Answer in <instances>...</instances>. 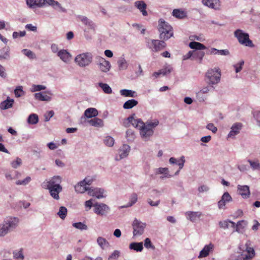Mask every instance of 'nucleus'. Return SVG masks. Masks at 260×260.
<instances>
[{
    "label": "nucleus",
    "instance_id": "59",
    "mask_svg": "<svg viewBox=\"0 0 260 260\" xmlns=\"http://www.w3.org/2000/svg\"><path fill=\"white\" fill-rule=\"evenodd\" d=\"M31 181V178L29 176L26 177L22 180H18L16 182V184L18 185H25L27 184Z\"/></svg>",
    "mask_w": 260,
    "mask_h": 260
},
{
    "label": "nucleus",
    "instance_id": "4",
    "mask_svg": "<svg viewBox=\"0 0 260 260\" xmlns=\"http://www.w3.org/2000/svg\"><path fill=\"white\" fill-rule=\"evenodd\" d=\"M78 18L85 26L84 29L85 38L87 40H91L92 39V35L90 34V32H94L96 27L95 23L92 20L84 16L79 15L78 16Z\"/></svg>",
    "mask_w": 260,
    "mask_h": 260
},
{
    "label": "nucleus",
    "instance_id": "42",
    "mask_svg": "<svg viewBox=\"0 0 260 260\" xmlns=\"http://www.w3.org/2000/svg\"><path fill=\"white\" fill-rule=\"evenodd\" d=\"M138 200L137 194L136 193H133L131 197H130V202L127 204L126 205L121 206L120 208H127L132 206L134 204H135Z\"/></svg>",
    "mask_w": 260,
    "mask_h": 260
},
{
    "label": "nucleus",
    "instance_id": "30",
    "mask_svg": "<svg viewBox=\"0 0 260 260\" xmlns=\"http://www.w3.org/2000/svg\"><path fill=\"white\" fill-rule=\"evenodd\" d=\"M98 115V111L94 108H89L87 109L84 113V116L88 118L95 117Z\"/></svg>",
    "mask_w": 260,
    "mask_h": 260
},
{
    "label": "nucleus",
    "instance_id": "23",
    "mask_svg": "<svg viewBox=\"0 0 260 260\" xmlns=\"http://www.w3.org/2000/svg\"><path fill=\"white\" fill-rule=\"evenodd\" d=\"M206 53L207 54H218L223 56H228L230 54L228 49L218 50L214 48H212L210 50H208L206 52Z\"/></svg>",
    "mask_w": 260,
    "mask_h": 260
},
{
    "label": "nucleus",
    "instance_id": "18",
    "mask_svg": "<svg viewBox=\"0 0 260 260\" xmlns=\"http://www.w3.org/2000/svg\"><path fill=\"white\" fill-rule=\"evenodd\" d=\"M129 151L130 146L127 144H123L118 150L119 158L116 157V159L118 160L126 157L128 155Z\"/></svg>",
    "mask_w": 260,
    "mask_h": 260
},
{
    "label": "nucleus",
    "instance_id": "64",
    "mask_svg": "<svg viewBox=\"0 0 260 260\" xmlns=\"http://www.w3.org/2000/svg\"><path fill=\"white\" fill-rule=\"evenodd\" d=\"M253 117L256 119L257 124L260 126V111H256L253 112Z\"/></svg>",
    "mask_w": 260,
    "mask_h": 260
},
{
    "label": "nucleus",
    "instance_id": "31",
    "mask_svg": "<svg viewBox=\"0 0 260 260\" xmlns=\"http://www.w3.org/2000/svg\"><path fill=\"white\" fill-rule=\"evenodd\" d=\"M90 125L97 127H101L104 126V122L102 119L94 117L93 119L90 120H88L87 121Z\"/></svg>",
    "mask_w": 260,
    "mask_h": 260
},
{
    "label": "nucleus",
    "instance_id": "48",
    "mask_svg": "<svg viewBox=\"0 0 260 260\" xmlns=\"http://www.w3.org/2000/svg\"><path fill=\"white\" fill-rule=\"evenodd\" d=\"M119 70H125L127 69L128 64L124 58H121L117 62Z\"/></svg>",
    "mask_w": 260,
    "mask_h": 260
},
{
    "label": "nucleus",
    "instance_id": "58",
    "mask_svg": "<svg viewBox=\"0 0 260 260\" xmlns=\"http://www.w3.org/2000/svg\"><path fill=\"white\" fill-rule=\"evenodd\" d=\"M144 246L147 248H151L153 250H154L155 247V246L152 244L150 239L148 238H147L144 240Z\"/></svg>",
    "mask_w": 260,
    "mask_h": 260
},
{
    "label": "nucleus",
    "instance_id": "27",
    "mask_svg": "<svg viewBox=\"0 0 260 260\" xmlns=\"http://www.w3.org/2000/svg\"><path fill=\"white\" fill-rule=\"evenodd\" d=\"M213 248L214 245L212 243L205 245L200 251L199 258L207 257L209 254L210 252L213 250Z\"/></svg>",
    "mask_w": 260,
    "mask_h": 260
},
{
    "label": "nucleus",
    "instance_id": "55",
    "mask_svg": "<svg viewBox=\"0 0 260 260\" xmlns=\"http://www.w3.org/2000/svg\"><path fill=\"white\" fill-rule=\"evenodd\" d=\"M104 142L106 145L111 147L114 143V140L112 137L107 136L104 140Z\"/></svg>",
    "mask_w": 260,
    "mask_h": 260
},
{
    "label": "nucleus",
    "instance_id": "2",
    "mask_svg": "<svg viewBox=\"0 0 260 260\" xmlns=\"http://www.w3.org/2000/svg\"><path fill=\"white\" fill-rule=\"evenodd\" d=\"M157 29L160 40H168L173 36L172 27L163 19H160L158 20Z\"/></svg>",
    "mask_w": 260,
    "mask_h": 260
},
{
    "label": "nucleus",
    "instance_id": "19",
    "mask_svg": "<svg viewBox=\"0 0 260 260\" xmlns=\"http://www.w3.org/2000/svg\"><path fill=\"white\" fill-rule=\"evenodd\" d=\"M202 3L210 8L219 10L220 6L219 0H202Z\"/></svg>",
    "mask_w": 260,
    "mask_h": 260
},
{
    "label": "nucleus",
    "instance_id": "37",
    "mask_svg": "<svg viewBox=\"0 0 260 260\" xmlns=\"http://www.w3.org/2000/svg\"><path fill=\"white\" fill-rule=\"evenodd\" d=\"M90 188L86 187L84 184H82L81 181L79 182L75 186V189L78 193H84L86 191H88Z\"/></svg>",
    "mask_w": 260,
    "mask_h": 260
},
{
    "label": "nucleus",
    "instance_id": "17",
    "mask_svg": "<svg viewBox=\"0 0 260 260\" xmlns=\"http://www.w3.org/2000/svg\"><path fill=\"white\" fill-rule=\"evenodd\" d=\"M237 188L239 194H240L243 199H248L249 197L250 192L248 186L238 185Z\"/></svg>",
    "mask_w": 260,
    "mask_h": 260
},
{
    "label": "nucleus",
    "instance_id": "13",
    "mask_svg": "<svg viewBox=\"0 0 260 260\" xmlns=\"http://www.w3.org/2000/svg\"><path fill=\"white\" fill-rule=\"evenodd\" d=\"M47 188L49 190L50 196L54 199L56 200H58L59 199V193L61 192L62 190L61 186H47Z\"/></svg>",
    "mask_w": 260,
    "mask_h": 260
},
{
    "label": "nucleus",
    "instance_id": "60",
    "mask_svg": "<svg viewBox=\"0 0 260 260\" xmlns=\"http://www.w3.org/2000/svg\"><path fill=\"white\" fill-rule=\"evenodd\" d=\"M172 68L170 66L166 67V68L160 70L161 75L163 76L167 75L172 72Z\"/></svg>",
    "mask_w": 260,
    "mask_h": 260
},
{
    "label": "nucleus",
    "instance_id": "45",
    "mask_svg": "<svg viewBox=\"0 0 260 260\" xmlns=\"http://www.w3.org/2000/svg\"><path fill=\"white\" fill-rule=\"evenodd\" d=\"M214 87L213 86V85L208 84V86L203 88L200 91H199L197 93V96L199 97L203 93H207L210 91L214 90Z\"/></svg>",
    "mask_w": 260,
    "mask_h": 260
},
{
    "label": "nucleus",
    "instance_id": "50",
    "mask_svg": "<svg viewBox=\"0 0 260 260\" xmlns=\"http://www.w3.org/2000/svg\"><path fill=\"white\" fill-rule=\"evenodd\" d=\"M14 93L17 98L21 97L25 94L22 86H17L14 90Z\"/></svg>",
    "mask_w": 260,
    "mask_h": 260
},
{
    "label": "nucleus",
    "instance_id": "32",
    "mask_svg": "<svg viewBox=\"0 0 260 260\" xmlns=\"http://www.w3.org/2000/svg\"><path fill=\"white\" fill-rule=\"evenodd\" d=\"M129 248L137 252H141L144 248L143 242H132L129 244Z\"/></svg>",
    "mask_w": 260,
    "mask_h": 260
},
{
    "label": "nucleus",
    "instance_id": "14",
    "mask_svg": "<svg viewBox=\"0 0 260 260\" xmlns=\"http://www.w3.org/2000/svg\"><path fill=\"white\" fill-rule=\"evenodd\" d=\"M46 0H26L27 5L30 8L46 7Z\"/></svg>",
    "mask_w": 260,
    "mask_h": 260
},
{
    "label": "nucleus",
    "instance_id": "51",
    "mask_svg": "<svg viewBox=\"0 0 260 260\" xmlns=\"http://www.w3.org/2000/svg\"><path fill=\"white\" fill-rule=\"evenodd\" d=\"M247 161L249 163L250 167L253 170H260V163L258 160L252 161L250 159H248Z\"/></svg>",
    "mask_w": 260,
    "mask_h": 260
},
{
    "label": "nucleus",
    "instance_id": "29",
    "mask_svg": "<svg viewBox=\"0 0 260 260\" xmlns=\"http://www.w3.org/2000/svg\"><path fill=\"white\" fill-rule=\"evenodd\" d=\"M14 103V100L8 96L6 100L1 102L0 104V108L2 110L9 109L13 107Z\"/></svg>",
    "mask_w": 260,
    "mask_h": 260
},
{
    "label": "nucleus",
    "instance_id": "63",
    "mask_svg": "<svg viewBox=\"0 0 260 260\" xmlns=\"http://www.w3.org/2000/svg\"><path fill=\"white\" fill-rule=\"evenodd\" d=\"M120 255V252L118 250H114L109 256L108 259H117Z\"/></svg>",
    "mask_w": 260,
    "mask_h": 260
},
{
    "label": "nucleus",
    "instance_id": "34",
    "mask_svg": "<svg viewBox=\"0 0 260 260\" xmlns=\"http://www.w3.org/2000/svg\"><path fill=\"white\" fill-rule=\"evenodd\" d=\"M189 46L190 48L195 49L194 50H202L207 49V47L203 44L195 41L190 42Z\"/></svg>",
    "mask_w": 260,
    "mask_h": 260
},
{
    "label": "nucleus",
    "instance_id": "62",
    "mask_svg": "<svg viewBox=\"0 0 260 260\" xmlns=\"http://www.w3.org/2000/svg\"><path fill=\"white\" fill-rule=\"evenodd\" d=\"M14 257L16 259H23L24 255L22 252V250H19L18 252H13Z\"/></svg>",
    "mask_w": 260,
    "mask_h": 260
},
{
    "label": "nucleus",
    "instance_id": "28",
    "mask_svg": "<svg viewBox=\"0 0 260 260\" xmlns=\"http://www.w3.org/2000/svg\"><path fill=\"white\" fill-rule=\"evenodd\" d=\"M186 217L192 222L196 221L202 216V212L187 211L185 213Z\"/></svg>",
    "mask_w": 260,
    "mask_h": 260
},
{
    "label": "nucleus",
    "instance_id": "36",
    "mask_svg": "<svg viewBox=\"0 0 260 260\" xmlns=\"http://www.w3.org/2000/svg\"><path fill=\"white\" fill-rule=\"evenodd\" d=\"M96 241L98 245L102 249H105V248L110 246V243L104 238L99 237L97 238Z\"/></svg>",
    "mask_w": 260,
    "mask_h": 260
},
{
    "label": "nucleus",
    "instance_id": "22",
    "mask_svg": "<svg viewBox=\"0 0 260 260\" xmlns=\"http://www.w3.org/2000/svg\"><path fill=\"white\" fill-rule=\"evenodd\" d=\"M104 190L100 188H96L94 189H89L88 194L90 196L95 197L97 199H101L105 198V196L103 195Z\"/></svg>",
    "mask_w": 260,
    "mask_h": 260
},
{
    "label": "nucleus",
    "instance_id": "15",
    "mask_svg": "<svg viewBox=\"0 0 260 260\" xmlns=\"http://www.w3.org/2000/svg\"><path fill=\"white\" fill-rule=\"evenodd\" d=\"M46 6H51L55 10L59 12L66 13L67 10L63 8L61 4L55 0H46Z\"/></svg>",
    "mask_w": 260,
    "mask_h": 260
},
{
    "label": "nucleus",
    "instance_id": "54",
    "mask_svg": "<svg viewBox=\"0 0 260 260\" xmlns=\"http://www.w3.org/2000/svg\"><path fill=\"white\" fill-rule=\"evenodd\" d=\"M73 226L80 230H86L88 229L87 226L81 222L74 223Z\"/></svg>",
    "mask_w": 260,
    "mask_h": 260
},
{
    "label": "nucleus",
    "instance_id": "21",
    "mask_svg": "<svg viewBox=\"0 0 260 260\" xmlns=\"http://www.w3.org/2000/svg\"><path fill=\"white\" fill-rule=\"evenodd\" d=\"M98 64L101 71L103 72L109 71L111 67L110 62L103 57L99 58Z\"/></svg>",
    "mask_w": 260,
    "mask_h": 260
},
{
    "label": "nucleus",
    "instance_id": "11",
    "mask_svg": "<svg viewBox=\"0 0 260 260\" xmlns=\"http://www.w3.org/2000/svg\"><path fill=\"white\" fill-rule=\"evenodd\" d=\"M248 224V222L244 220H240L235 223L234 222H231V227L235 229L234 232H237L239 233L243 234L245 231V228Z\"/></svg>",
    "mask_w": 260,
    "mask_h": 260
},
{
    "label": "nucleus",
    "instance_id": "6",
    "mask_svg": "<svg viewBox=\"0 0 260 260\" xmlns=\"http://www.w3.org/2000/svg\"><path fill=\"white\" fill-rule=\"evenodd\" d=\"M235 37L238 39L239 42L245 45L250 47H254V45L249 38L248 34L244 32L242 30L238 29L234 32Z\"/></svg>",
    "mask_w": 260,
    "mask_h": 260
},
{
    "label": "nucleus",
    "instance_id": "53",
    "mask_svg": "<svg viewBox=\"0 0 260 260\" xmlns=\"http://www.w3.org/2000/svg\"><path fill=\"white\" fill-rule=\"evenodd\" d=\"M22 52L30 59H34L36 58L35 54L30 50L27 49H23L22 50Z\"/></svg>",
    "mask_w": 260,
    "mask_h": 260
},
{
    "label": "nucleus",
    "instance_id": "26",
    "mask_svg": "<svg viewBox=\"0 0 260 260\" xmlns=\"http://www.w3.org/2000/svg\"><path fill=\"white\" fill-rule=\"evenodd\" d=\"M10 58V48L5 46L0 49V60H9Z\"/></svg>",
    "mask_w": 260,
    "mask_h": 260
},
{
    "label": "nucleus",
    "instance_id": "8",
    "mask_svg": "<svg viewBox=\"0 0 260 260\" xmlns=\"http://www.w3.org/2000/svg\"><path fill=\"white\" fill-rule=\"evenodd\" d=\"M132 225L134 230V236H141L144 233L146 224L135 218L133 222Z\"/></svg>",
    "mask_w": 260,
    "mask_h": 260
},
{
    "label": "nucleus",
    "instance_id": "57",
    "mask_svg": "<svg viewBox=\"0 0 260 260\" xmlns=\"http://www.w3.org/2000/svg\"><path fill=\"white\" fill-rule=\"evenodd\" d=\"M22 164V160L19 157H17L15 160L12 161L11 162V165L12 168L16 169Z\"/></svg>",
    "mask_w": 260,
    "mask_h": 260
},
{
    "label": "nucleus",
    "instance_id": "24",
    "mask_svg": "<svg viewBox=\"0 0 260 260\" xmlns=\"http://www.w3.org/2000/svg\"><path fill=\"white\" fill-rule=\"evenodd\" d=\"M135 6L139 9L142 13V15L146 16L148 15V13L146 10L147 5L144 1H138L135 2Z\"/></svg>",
    "mask_w": 260,
    "mask_h": 260
},
{
    "label": "nucleus",
    "instance_id": "38",
    "mask_svg": "<svg viewBox=\"0 0 260 260\" xmlns=\"http://www.w3.org/2000/svg\"><path fill=\"white\" fill-rule=\"evenodd\" d=\"M121 95L125 97L135 98L137 96L136 92L132 90L123 89L120 91Z\"/></svg>",
    "mask_w": 260,
    "mask_h": 260
},
{
    "label": "nucleus",
    "instance_id": "20",
    "mask_svg": "<svg viewBox=\"0 0 260 260\" xmlns=\"http://www.w3.org/2000/svg\"><path fill=\"white\" fill-rule=\"evenodd\" d=\"M242 127V124L240 122L234 123L231 128V131L228 134V137L234 138L236 135L240 133V131Z\"/></svg>",
    "mask_w": 260,
    "mask_h": 260
},
{
    "label": "nucleus",
    "instance_id": "12",
    "mask_svg": "<svg viewBox=\"0 0 260 260\" xmlns=\"http://www.w3.org/2000/svg\"><path fill=\"white\" fill-rule=\"evenodd\" d=\"M233 199L228 192H225L221 197V199L218 202V207L219 209H225L226 203L231 202Z\"/></svg>",
    "mask_w": 260,
    "mask_h": 260
},
{
    "label": "nucleus",
    "instance_id": "44",
    "mask_svg": "<svg viewBox=\"0 0 260 260\" xmlns=\"http://www.w3.org/2000/svg\"><path fill=\"white\" fill-rule=\"evenodd\" d=\"M27 122L30 124H36L39 121V117L36 114H31L29 115L27 120Z\"/></svg>",
    "mask_w": 260,
    "mask_h": 260
},
{
    "label": "nucleus",
    "instance_id": "52",
    "mask_svg": "<svg viewBox=\"0 0 260 260\" xmlns=\"http://www.w3.org/2000/svg\"><path fill=\"white\" fill-rule=\"evenodd\" d=\"M126 137L128 141H133L135 138V135L134 131L128 129L126 132Z\"/></svg>",
    "mask_w": 260,
    "mask_h": 260
},
{
    "label": "nucleus",
    "instance_id": "47",
    "mask_svg": "<svg viewBox=\"0 0 260 260\" xmlns=\"http://www.w3.org/2000/svg\"><path fill=\"white\" fill-rule=\"evenodd\" d=\"M99 86L102 89L105 93L110 94L112 92L111 88L106 83L101 82L99 83Z\"/></svg>",
    "mask_w": 260,
    "mask_h": 260
},
{
    "label": "nucleus",
    "instance_id": "7",
    "mask_svg": "<svg viewBox=\"0 0 260 260\" xmlns=\"http://www.w3.org/2000/svg\"><path fill=\"white\" fill-rule=\"evenodd\" d=\"M92 54L90 52H86L78 55L75 58V61L80 67H85L92 61Z\"/></svg>",
    "mask_w": 260,
    "mask_h": 260
},
{
    "label": "nucleus",
    "instance_id": "39",
    "mask_svg": "<svg viewBox=\"0 0 260 260\" xmlns=\"http://www.w3.org/2000/svg\"><path fill=\"white\" fill-rule=\"evenodd\" d=\"M204 55L205 52L202 50H193V60L199 59L200 63H201Z\"/></svg>",
    "mask_w": 260,
    "mask_h": 260
},
{
    "label": "nucleus",
    "instance_id": "35",
    "mask_svg": "<svg viewBox=\"0 0 260 260\" xmlns=\"http://www.w3.org/2000/svg\"><path fill=\"white\" fill-rule=\"evenodd\" d=\"M138 102L135 99H131L126 101L123 105L124 109H130L137 106Z\"/></svg>",
    "mask_w": 260,
    "mask_h": 260
},
{
    "label": "nucleus",
    "instance_id": "5",
    "mask_svg": "<svg viewBox=\"0 0 260 260\" xmlns=\"http://www.w3.org/2000/svg\"><path fill=\"white\" fill-rule=\"evenodd\" d=\"M207 82L209 85H214L220 81L221 72L219 68H214L208 70L206 73Z\"/></svg>",
    "mask_w": 260,
    "mask_h": 260
},
{
    "label": "nucleus",
    "instance_id": "1",
    "mask_svg": "<svg viewBox=\"0 0 260 260\" xmlns=\"http://www.w3.org/2000/svg\"><path fill=\"white\" fill-rule=\"evenodd\" d=\"M19 219L18 217L8 216L0 224V237H4L14 231L18 226Z\"/></svg>",
    "mask_w": 260,
    "mask_h": 260
},
{
    "label": "nucleus",
    "instance_id": "56",
    "mask_svg": "<svg viewBox=\"0 0 260 260\" xmlns=\"http://www.w3.org/2000/svg\"><path fill=\"white\" fill-rule=\"evenodd\" d=\"M231 222L233 221L228 219L223 221H220L219 222V227L223 229H228L229 227V223L231 224Z\"/></svg>",
    "mask_w": 260,
    "mask_h": 260
},
{
    "label": "nucleus",
    "instance_id": "61",
    "mask_svg": "<svg viewBox=\"0 0 260 260\" xmlns=\"http://www.w3.org/2000/svg\"><path fill=\"white\" fill-rule=\"evenodd\" d=\"M244 63V61L243 60L240 61L238 64L234 65V67L235 68V71L236 73H239L242 69V66Z\"/></svg>",
    "mask_w": 260,
    "mask_h": 260
},
{
    "label": "nucleus",
    "instance_id": "49",
    "mask_svg": "<svg viewBox=\"0 0 260 260\" xmlns=\"http://www.w3.org/2000/svg\"><path fill=\"white\" fill-rule=\"evenodd\" d=\"M135 116V114L134 113L130 115L129 117H128L127 118L124 119L123 121V125L125 127H129L131 124V122L133 121V120L134 119V117Z\"/></svg>",
    "mask_w": 260,
    "mask_h": 260
},
{
    "label": "nucleus",
    "instance_id": "10",
    "mask_svg": "<svg viewBox=\"0 0 260 260\" xmlns=\"http://www.w3.org/2000/svg\"><path fill=\"white\" fill-rule=\"evenodd\" d=\"M94 212L98 215H106L110 211V208L106 204L96 202L94 204Z\"/></svg>",
    "mask_w": 260,
    "mask_h": 260
},
{
    "label": "nucleus",
    "instance_id": "40",
    "mask_svg": "<svg viewBox=\"0 0 260 260\" xmlns=\"http://www.w3.org/2000/svg\"><path fill=\"white\" fill-rule=\"evenodd\" d=\"M36 99L41 101H50L51 98L46 94H44L42 92H38L35 94Z\"/></svg>",
    "mask_w": 260,
    "mask_h": 260
},
{
    "label": "nucleus",
    "instance_id": "16",
    "mask_svg": "<svg viewBox=\"0 0 260 260\" xmlns=\"http://www.w3.org/2000/svg\"><path fill=\"white\" fill-rule=\"evenodd\" d=\"M185 161V159L184 156H182L179 160H177L173 157L169 159V162L170 164H176L179 167V169L175 172V175H177L179 174L180 170L183 168Z\"/></svg>",
    "mask_w": 260,
    "mask_h": 260
},
{
    "label": "nucleus",
    "instance_id": "41",
    "mask_svg": "<svg viewBox=\"0 0 260 260\" xmlns=\"http://www.w3.org/2000/svg\"><path fill=\"white\" fill-rule=\"evenodd\" d=\"M173 16L177 18H184L186 17V13L179 9H174L172 13Z\"/></svg>",
    "mask_w": 260,
    "mask_h": 260
},
{
    "label": "nucleus",
    "instance_id": "33",
    "mask_svg": "<svg viewBox=\"0 0 260 260\" xmlns=\"http://www.w3.org/2000/svg\"><path fill=\"white\" fill-rule=\"evenodd\" d=\"M61 182V178L59 176H55L53 177L49 181L47 182V186H61L60 185Z\"/></svg>",
    "mask_w": 260,
    "mask_h": 260
},
{
    "label": "nucleus",
    "instance_id": "25",
    "mask_svg": "<svg viewBox=\"0 0 260 260\" xmlns=\"http://www.w3.org/2000/svg\"><path fill=\"white\" fill-rule=\"evenodd\" d=\"M57 56L59 57L64 62H69L70 61L71 58V54L64 49H62L57 52Z\"/></svg>",
    "mask_w": 260,
    "mask_h": 260
},
{
    "label": "nucleus",
    "instance_id": "46",
    "mask_svg": "<svg viewBox=\"0 0 260 260\" xmlns=\"http://www.w3.org/2000/svg\"><path fill=\"white\" fill-rule=\"evenodd\" d=\"M67 212L68 210L67 208L64 206H61L59 208V211L57 212V214L61 219H64L67 216Z\"/></svg>",
    "mask_w": 260,
    "mask_h": 260
},
{
    "label": "nucleus",
    "instance_id": "43",
    "mask_svg": "<svg viewBox=\"0 0 260 260\" xmlns=\"http://www.w3.org/2000/svg\"><path fill=\"white\" fill-rule=\"evenodd\" d=\"M145 123L140 118H135V116L134 117V119L131 122V124L135 128L139 129V130L141 128V126H143Z\"/></svg>",
    "mask_w": 260,
    "mask_h": 260
},
{
    "label": "nucleus",
    "instance_id": "9",
    "mask_svg": "<svg viewBox=\"0 0 260 260\" xmlns=\"http://www.w3.org/2000/svg\"><path fill=\"white\" fill-rule=\"evenodd\" d=\"M165 41L164 40H151V45L150 43L148 42V47L153 52L159 51L166 47L167 44Z\"/></svg>",
    "mask_w": 260,
    "mask_h": 260
},
{
    "label": "nucleus",
    "instance_id": "3",
    "mask_svg": "<svg viewBox=\"0 0 260 260\" xmlns=\"http://www.w3.org/2000/svg\"><path fill=\"white\" fill-rule=\"evenodd\" d=\"M159 124L158 120L155 119L153 122L147 121L140 129V134L141 138L145 141L150 140L151 137L153 135L154 128Z\"/></svg>",
    "mask_w": 260,
    "mask_h": 260
}]
</instances>
